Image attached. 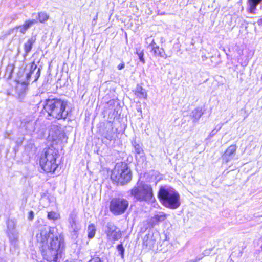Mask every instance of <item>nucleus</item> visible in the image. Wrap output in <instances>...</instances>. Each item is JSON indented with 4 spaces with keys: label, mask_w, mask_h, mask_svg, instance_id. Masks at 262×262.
Listing matches in <instances>:
<instances>
[{
    "label": "nucleus",
    "mask_w": 262,
    "mask_h": 262,
    "mask_svg": "<svg viewBox=\"0 0 262 262\" xmlns=\"http://www.w3.org/2000/svg\"><path fill=\"white\" fill-rule=\"evenodd\" d=\"M53 231L54 228L51 227L41 226L36 234V239L43 258L48 261L57 262L58 255L64 247V238L61 235L53 237Z\"/></svg>",
    "instance_id": "obj_1"
},
{
    "label": "nucleus",
    "mask_w": 262,
    "mask_h": 262,
    "mask_svg": "<svg viewBox=\"0 0 262 262\" xmlns=\"http://www.w3.org/2000/svg\"><path fill=\"white\" fill-rule=\"evenodd\" d=\"M67 106V101L54 98L47 99L43 108L48 115L53 118L65 120L68 115V111L66 110Z\"/></svg>",
    "instance_id": "obj_2"
},
{
    "label": "nucleus",
    "mask_w": 262,
    "mask_h": 262,
    "mask_svg": "<svg viewBox=\"0 0 262 262\" xmlns=\"http://www.w3.org/2000/svg\"><path fill=\"white\" fill-rule=\"evenodd\" d=\"M128 193L137 201L149 203L155 200L151 186L144 181L138 180Z\"/></svg>",
    "instance_id": "obj_3"
},
{
    "label": "nucleus",
    "mask_w": 262,
    "mask_h": 262,
    "mask_svg": "<svg viewBox=\"0 0 262 262\" xmlns=\"http://www.w3.org/2000/svg\"><path fill=\"white\" fill-rule=\"evenodd\" d=\"M158 198L165 207L170 209H177L181 205L180 195L172 188L161 187L158 192Z\"/></svg>",
    "instance_id": "obj_4"
},
{
    "label": "nucleus",
    "mask_w": 262,
    "mask_h": 262,
    "mask_svg": "<svg viewBox=\"0 0 262 262\" xmlns=\"http://www.w3.org/2000/svg\"><path fill=\"white\" fill-rule=\"evenodd\" d=\"M58 151L53 146L46 149L40 158L39 164L46 172H54L57 168L56 159Z\"/></svg>",
    "instance_id": "obj_5"
},
{
    "label": "nucleus",
    "mask_w": 262,
    "mask_h": 262,
    "mask_svg": "<svg viewBox=\"0 0 262 262\" xmlns=\"http://www.w3.org/2000/svg\"><path fill=\"white\" fill-rule=\"evenodd\" d=\"M132 172L127 164L117 163L112 171L111 178L113 181L123 185L132 179Z\"/></svg>",
    "instance_id": "obj_6"
},
{
    "label": "nucleus",
    "mask_w": 262,
    "mask_h": 262,
    "mask_svg": "<svg viewBox=\"0 0 262 262\" xmlns=\"http://www.w3.org/2000/svg\"><path fill=\"white\" fill-rule=\"evenodd\" d=\"M128 205V201L126 199L122 197H115L111 200L109 208L113 214L118 215L125 212Z\"/></svg>",
    "instance_id": "obj_7"
},
{
    "label": "nucleus",
    "mask_w": 262,
    "mask_h": 262,
    "mask_svg": "<svg viewBox=\"0 0 262 262\" xmlns=\"http://www.w3.org/2000/svg\"><path fill=\"white\" fill-rule=\"evenodd\" d=\"M68 222L69 223V231L72 238H77L78 232L81 229V226L77 220V213L75 211L73 210L70 213Z\"/></svg>",
    "instance_id": "obj_8"
},
{
    "label": "nucleus",
    "mask_w": 262,
    "mask_h": 262,
    "mask_svg": "<svg viewBox=\"0 0 262 262\" xmlns=\"http://www.w3.org/2000/svg\"><path fill=\"white\" fill-rule=\"evenodd\" d=\"M105 233L106 234L107 239L110 241H117L122 236L120 229L112 223L107 224Z\"/></svg>",
    "instance_id": "obj_9"
},
{
    "label": "nucleus",
    "mask_w": 262,
    "mask_h": 262,
    "mask_svg": "<svg viewBox=\"0 0 262 262\" xmlns=\"http://www.w3.org/2000/svg\"><path fill=\"white\" fill-rule=\"evenodd\" d=\"M262 7V0H247V11L248 12L256 14Z\"/></svg>",
    "instance_id": "obj_10"
},
{
    "label": "nucleus",
    "mask_w": 262,
    "mask_h": 262,
    "mask_svg": "<svg viewBox=\"0 0 262 262\" xmlns=\"http://www.w3.org/2000/svg\"><path fill=\"white\" fill-rule=\"evenodd\" d=\"M237 149L236 145H231L225 151L222 156L223 160L226 163L232 160L235 154Z\"/></svg>",
    "instance_id": "obj_11"
},
{
    "label": "nucleus",
    "mask_w": 262,
    "mask_h": 262,
    "mask_svg": "<svg viewBox=\"0 0 262 262\" xmlns=\"http://www.w3.org/2000/svg\"><path fill=\"white\" fill-rule=\"evenodd\" d=\"M40 75V69L37 68V66L34 63H32L30 67V72L29 73L27 74L26 77L27 80H29L30 78L32 77V76L33 75L34 77V81H36L39 77Z\"/></svg>",
    "instance_id": "obj_12"
},
{
    "label": "nucleus",
    "mask_w": 262,
    "mask_h": 262,
    "mask_svg": "<svg viewBox=\"0 0 262 262\" xmlns=\"http://www.w3.org/2000/svg\"><path fill=\"white\" fill-rule=\"evenodd\" d=\"M36 40V37L35 35H32L30 38H29L27 41L24 43V51L25 55H27L32 50V47Z\"/></svg>",
    "instance_id": "obj_13"
},
{
    "label": "nucleus",
    "mask_w": 262,
    "mask_h": 262,
    "mask_svg": "<svg viewBox=\"0 0 262 262\" xmlns=\"http://www.w3.org/2000/svg\"><path fill=\"white\" fill-rule=\"evenodd\" d=\"M37 20L35 19L28 20L25 21L23 25L16 27V29L21 33L24 34L27 30L29 29L33 25L36 24Z\"/></svg>",
    "instance_id": "obj_14"
},
{
    "label": "nucleus",
    "mask_w": 262,
    "mask_h": 262,
    "mask_svg": "<svg viewBox=\"0 0 262 262\" xmlns=\"http://www.w3.org/2000/svg\"><path fill=\"white\" fill-rule=\"evenodd\" d=\"M50 18L49 14L45 12H38L36 15L35 20H37V23L38 21L40 23H44L47 21Z\"/></svg>",
    "instance_id": "obj_15"
},
{
    "label": "nucleus",
    "mask_w": 262,
    "mask_h": 262,
    "mask_svg": "<svg viewBox=\"0 0 262 262\" xmlns=\"http://www.w3.org/2000/svg\"><path fill=\"white\" fill-rule=\"evenodd\" d=\"M167 215L164 212H160L155 215L151 219V222L156 224L160 222L164 221L166 218Z\"/></svg>",
    "instance_id": "obj_16"
},
{
    "label": "nucleus",
    "mask_w": 262,
    "mask_h": 262,
    "mask_svg": "<svg viewBox=\"0 0 262 262\" xmlns=\"http://www.w3.org/2000/svg\"><path fill=\"white\" fill-rule=\"evenodd\" d=\"M152 52L155 56L156 57H160L164 58L165 59L167 58V55L165 54V51L163 49L160 48L159 47H157L156 48H154L152 50H151Z\"/></svg>",
    "instance_id": "obj_17"
},
{
    "label": "nucleus",
    "mask_w": 262,
    "mask_h": 262,
    "mask_svg": "<svg viewBox=\"0 0 262 262\" xmlns=\"http://www.w3.org/2000/svg\"><path fill=\"white\" fill-rule=\"evenodd\" d=\"M135 94L136 96H137L138 97L140 98H145L146 97V92L145 90L141 86H140L139 85H137L136 88Z\"/></svg>",
    "instance_id": "obj_18"
},
{
    "label": "nucleus",
    "mask_w": 262,
    "mask_h": 262,
    "mask_svg": "<svg viewBox=\"0 0 262 262\" xmlns=\"http://www.w3.org/2000/svg\"><path fill=\"white\" fill-rule=\"evenodd\" d=\"M203 114L202 109L197 108L192 112L191 116L193 118V121L195 122L199 120Z\"/></svg>",
    "instance_id": "obj_19"
},
{
    "label": "nucleus",
    "mask_w": 262,
    "mask_h": 262,
    "mask_svg": "<svg viewBox=\"0 0 262 262\" xmlns=\"http://www.w3.org/2000/svg\"><path fill=\"white\" fill-rule=\"evenodd\" d=\"M96 233V228L93 224L89 225L88 228V236L89 239L93 238Z\"/></svg>",
    "instance_id": "obj_20"
},
{
    "label": "nucleus",
    "mask_w": 262,
    "mask_h": 262,
    "mask_svg": "<svg viewBox=\"0 0 262 262\" xmlns=\"http://www.w3.org/2000/svg\"><path fill=\"white\" fill-rule=\"evenodd\" d=\"M133 145L134 147L135 152L141 157L143 156L144 153L141 146L135 141L133 143Z\"/></svg>",
    "instance_id": "obj_21"
},
{
    "label": "nucleus",
    "mask_w": 262,
    "mask_h": 262,
    "mask_svg": "<svg viewBox=\"0 0 262 262\" xmlns=\"http://www.w3.org/2000/svg\"><path fill=\"white\" fill-rule=\"evenodd\" d=\"M47 217L49 220L55 221L59 219L60 215L55 211H51L48 213Z\"/></svg>",
    "instance_id": "obj_22"
},
{
    "label": "nucleus",
    "mask_w": 262,
    "mask_h": 262,
    "mask_svg": "<svg viewBox=\"0 0 262 262\" xmlns=\"http://www.w3.org/2000/svg\"><path fill=\"white\" fill-rule=\"evenodd\" d=\"M8 236L11 242H15L18 238V233L15 230L8 231Z\"/></svg>",
    "instance_id": "obj_23"
},
{
    "label": "nucleus",
    "mask_w": 262,
    "mask_h": 262,
    "mask_svg": "<svg viewBox=\"0 0 262 262\" xmlns=\"http://www.w3.org/2000/svg\"><path fill=\"white\" fill-rule=\"evenodd\" d=\"M117 250L119 254L121 255V257L122 258H123L124 256L125 249H124L122 243L118 244L117 246Z\"/></svg>",
    "instance_id": "obj_24"
},
{
    "label": "nucleus",
    "mask_w": 262,
    "mask_h": 262,
    "mask_svg": "<svg viewBox=\"0 0 262 262\" xmlns=\"http://www.w3.org/2000/svg\"><path fill=\"white\" fill-rule=\"evenodd\" d=\"M150 40V42L149 43L148 45V47L151 49V50L154 49V48H156L158 47V46L157 45L156 42H155V40L153 38H151V37L148 38L146 39V42L148 43V41Z\"/></svg>",
    "instance_id": "obj_25"
},
{
    "label": "nucleus",
    "mask_w": 262,
    "mask_h": 262,
    "mask_svg": "<svg viewBox=\"0 0 262 262\" xmlns=\"http://www.w3.org/2000/svg\"><path fill=\"white\" fill-rule=\"evenodd\" d=\"M26 129L29 132H33L35 130L34 127V122H29L26 124Z\"/></svg>",
    "instance_id": "obj_26"
},
{
    "label": "nucleus",
    "mask_w": 262,
    "mask_h": 262,
    "mask_svg": "<svg viewBox=\"0 0 262 262\" xmlns=\"http://www.w3.org/2000/svg\"><path fill=\"white\" fill-rule=\"evenodd\" d=\"M8 231H12L15 230V224L13 221H8L7 222Z\"/></svg>",
    "instance_id": "obj_27"
},
{
    "label": "nucleus",
    "mask_w": 262,
    "mask_h": 262,
    "mask_svg": "<svg viewBox=\"0 0 262 262\" xmlns=\"http://www.w3.org/2000/svg\"><path fill=\"white\" fill-rule=\"evenodd\" d=\"M205 253H203L202 254L203 255H199L195 259H190L188 261H187V262H199L200 260H201L203 257L206 255V254L207 253L206 251H205Z\"/></svg>",
    "instance_id": "obj_28"
},
{
    "label": "nucleus",
    "mask_w": 262,
    "mask_h": 262,
    "mask_svg": "<svg viewBox=\"0 0 262 262\" xmlns=\"http://www.w3.org/2000/svg\"><path fill=\"white\" fill-rule=\"evenodd\" d=\"M136 53H137V54L138 56V57H139V59L140 61L141 62H142V63H145V60H144V59L143 58L144 53H143V51H141L139 52V51L137 50Z\"/></svg>",
    "instance_id": "obj_29"
},
{
    "label": "nucleus",
    "mask_w": 262,
    "mask_h": 262,
    "mask_svg": "<svg viewBox=\"0 0 262 262\" xmlns=\"http://www.w3.org/2000/svg\"><path fill=\"white\" fill-rule=\"evenodd\" d=\"M34 213L33 211H30L28 213V219L29 221H32L34 219Z\"/></svg>",
    "instance_id": "obj_30"
},
{
    "label": "nucleus",
    "mask_w": 262,
    "mask_h": 262,
    "mask_svg": "<svg viewBox=\"0 0 262 262\" xmlns=\"http://www.w3.org/2000/svg\"><path fill=\"white\" fill-rule=\"evenodd\" d=\"M89 262H102V260L99 257H95L90 260Z\"/></svg>",
    "instance_id": "obj_31"
},
{
    "label": "nucleus",
    "mask_w": 262,
    "mask_h": 262,
    "mask_svg": "<svg viewBox=\"0 0 262 262\" xmlns=\"http://www.w3.org/2000/svg\"><path fill=\"white\" fill-rule=\"evenodd\" d=\"M105 138L108 140L109 141H111L112 140V138H113V135L111 133V134H107V135H106L105 136Z\"/></svg>",
    "instance_id": "obj_32"
},
{
    "label": "nucleus",
    "mask_w": 262,
    "mask_h": 262,
    "mask_svg": "<svg viewBox=\"0 0 262 262\" xmlns=\"http://www.w3.org/2000/svg\"><path fill=\"white\" fill-rule=\"evenodd\" d=\"M148 237V236L147 235H146L144 236V239H143V244H144V245H145L146 246H148V243L147 242V239H146V238L147 239Z\"/></svg>",
    "instance_id": "obj_33"
},
{
    "label": "nucleus",
    "mask_w": 262,
    "mask_h": 262,
    "mask_svg": "<svg viewBox=\"0 0 262 262\" xmlns=\"http://www.w3.org/2000/svg\"><path fill=\"white\" fill-rule=\"evenodd\" d=\"M124 68V64H120L118 65V69L119 70H121Z\"/></svg>",
    "instance_id": "obj_34"
},
{
    "label": "nucleus",
    "mask_w": 262,
    "mask_h": 262,
    "mask_svg": "<svg viewBox=\"0 0 262 262\" xmlns=\"http://www.w3.org/2000/svg\"><path fill=\"white\" fill-rule=\"evenodd\" d=\"M97 15H98V14H97V15H96V16L94 18L93 21H95V20H96L97 19V17H98Z\"/></svg>",
    "instance_id": "obj_35"
},
{
    "label": "nucleus",
    "mask_w": 262,
    "mask_h": 262,
    "mask_svg": "<svg viewBox=\"0 0 262 262\" xmlns=\"http://www.w3.org/2000/svg\"><path fill=\"white\" fill-rule=\"evenodd\" d=\"M49 135H52V130H50V131Z\"/></svg>",
    "instance_id": "obj_36"
},
{
    "label": "nucleus",
    "mask_w": 262,
    "mask_h": 262,
    "mask_svg": "<svg viewBox=\"0 0 262 262\" xmlns=\"http://www.w3.org/2000/svg\"><path fill=\"white\" fill-rule=\"evenodd\" d=\"M112 102H113V101H110L109 102V103H110V104H111Z\"/></svg>",
    "instance_id": "obj_37"
},
{
    "label": "nucleus",
    "mask_w": 262,
    "mask_h": 262,
    "mask_svg": "<svg viewBox=\"0 0 262 262\" xmlns=\"http://www.w3.org/2000/svg\"><path fill=\"white\" fill-rule=\"evenodd\" d=\"M34 15H35V13H33L32 15L33 16Z\"/></svg>",
    "instance_id": "obj_38"
},
{
    "label": "nucleus",
    "mask_w": 262,
    "mask_h": 262,
    "mask_svg": "<svg viewBox=\"0 0 262 262\" xmlns=\"http://www.w3.org/2000/svg\"><path fill=\"white\" fill-rule=\"evenodd\" d=\"M185 262H187V261H185Z\"/></svg>",
    "instance_id": "obj_39"
}]
</instances>
